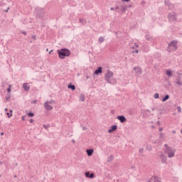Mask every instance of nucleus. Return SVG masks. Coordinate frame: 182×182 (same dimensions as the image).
<instances>
[{
    "label": "nucleus",
    "mask_w": 182,
    "mask_h": 182,
    "mask_svg": "<svg viewBox=\"0 0 182 182\" xmlns=\"http://www.w3.org/2000/svg\"><path fill=\"white\" fill-rule=\"evenodd\" d=\"M164 153L168 155L169 159H173L176 156V150L173 149L171 147L168 146L167 144H164Z\"/></svg>",
    "instance_id": "nucleus-1"
},
{
    "label": "nucleus",
    "mask_w": 182,
    "mask_h": 182,
    "mask_svg": "<svg viewBox=\"0 0 182 182\" xmlns=\"http://www.w3.org/2000/svg\"><path fill=\"white\" fill-rule=\"evenodd\" d=\"M57 52L59 55L60 59H65V58H66V56H70V50H69L66 48L58 50Z\"/></svg>",
    "instance_id": "nucleus-2"
},
{
    "label": "nucleus",
    "mask_w": 182,
    "mask_h": 182,
    "mask_svg": "<svg viewBox=\"0 0 182 182\" xmlns=\"http://www.w3.org/2000/svg\"><path fill=\"white\" fill-rule=\"evenodd\" d=\"M168 19L170 23H176L177 22V14L174 11H171L168 15Z\"/></svg>",
    "instance_id": "nucleus-3"
},
{
    "label": "nucleus",
    "mask_w": 182,
    "mask_h": 182,
    "mask_svg": "<svg viewBox=\"0 0 182 182\" xmlns=\"http://www.w3.org/2000/svg\"><path fill=\"white\" fill-rule=\"evenodd\" d=\"M113 72L110 71V70H107V73L105 74V79L106 80V82H107V83L110 84L112 83V81L110 80V79H112V77H113Z\"/></svg>",
    "instance_id": "nucleus-4"
},
{
    "label": "nucleus",
    "mask_w": 182,
    "mask_h": 182,
    "mask_svg": "<svg viewBox=\"0 0 182 182\" xmlns=\"http://www.w3.org/2000/svg\"><path fill=\"white\" fill-rule=\"evenodd\" d=\"M164 4L166 6H168V9H173L174 5L170 3V0H164Z\"/></svg>",
    "instance_id": "nucleus-5"
},
{
    "label": "nucleus",
    "mask_w": 182,
    "mask_h": 182,
    "mask_svg": "<svg viewBox=\"0 0 182 182\" xmlns=\"http://www.w3.org/2000/svg\"><path fill=\"white\" fill-rule=\"evenodd\" d=\"M44 107L47 110H53V107H52V105H50V104H49V102H48V101H46L44 103Z\"/></svg>",
    "instance_id": "nucleus-6"
},
{
    "label": "nucleus",
    "mask_w": 182,
    "mask_h": 182,
    "mask_svg": "<svg viewBox=\"0 0 182 182\" xmlns=\"http://www.w3.org/2000/svg\"><path fill=\"white\" fill-rule=\"evenodd\" d=\"M133 70L135 72L136 75H141V68L140 67H134Z\"/></svg>",
    "instance_id": "nucleus-7"
},
{
    "label": "nucleus",
    "mask_w": 182,
    "mask_h": 182,
    "mask_svg": "<svg viewBox=\"0 0 182 182\" xmlns=\"http://www.w3.org/2000/svg\"><path fill=\"white\" fill-rule=\"evenodd\" d=\"M160 159H161V163H163V164H166V163H167V156H164V154H161L160 155Z\"/></svg>",
    "instance_id": "nucleus-8"
},
{
    "label": "nucleus",
    "mask_w": 182,
    "mask_h": 182,
    "mask_svg": "<svg viewBox=\"0 0 182 182\" xmlns=\"http://www.w3.org/2000/svg\"><path fill=\"white\" fill-rule=\"evenodd\" d=\"M168 46H173V49L175 50H177V41H171L169 44H168Z\"/></svg>",
    "instance_id": "nucleus-9"
},
{
    "label": "nucleus",
    "mask_w": 182,
    "mask_h": 182,
    "mask_svg": "<svg viewBox=\"0 0 182 182\" xmlns=\"http://www.w3.org/2000/svg\"><path fill=\"white\" fill-rule=\"evenodd\" d=\"M117 119L121 122V123H124L126 122V117L123 115L117 116Z\"/></svg>",
    "instance_id": "nucleus-10"
},
{
    "label": "nucleus",
    "mask_w": 182,
    "mask_h": 182,
    "mask_svg": "<svg viewBox=\"0 0 182 182\" xmlns=\"http://www.w3.org/2000/svg\"><path fill=\"white\" fill-rule=\"evenodd\" d=\"M23 87L24 90H26V92H29V90L31 89L29 84H28L26 82L23 84Z\"/></svg>",
    "instance_id": "nucleus-11"
},
{
    "label": "nucleus",
    "mask_w": 182,
    "mask_h": 182,
    "mask_svg": "<svg viewBox=\"0 0 182 182\" xmlns=\"http://www.w3.org/2000/svg\"><path fill=\"white\" fill-rule=\"evenodd\" d=\"M117 130V125H112L111 129L108 130V133H112V132H116Z\"/></svg>",
    "instance_id": "nucleus-12"
},
{
    "label": "nucleus",
    "mask_w": 182,
    "mask_h": 182,
    "mask_svg": "<svg viewBox=\"0 0 182 182\" xmlns=\"http://www.w3.org/2000/svg\"><path fill=\"white\" fill-rule=\"evenodd\" d=\"M151 181L153 182H161V181H160V178H158L157 176H153L151 178Z\"/></svg>",
    "instance_id": "nucleus-13"
},
{
    "label": "nucleus",
    "mask_w": 182,
    "mask_h": 182,
    "mask_svg": "<svg viewBox=\"0 0 182 182\" xmlns=\"http://www.w3.org/2000/svg\"><path fill=\"white\" fill-rule=\"evenodd\" d=\"M86 153H87V156L89 157H90V156H92L93 154V149H87Z\"/></svg>",
    "instance_id": "nucleus-14"
},
{
    "label": "nucleus",
    "mask_w": 182,
    "mask_h": 182,
    "mask_svg": "<svg viewBox=\"0 0 182 182\" xmlns=\"http://www.w3.org/2000/svg\"><path fill=\"white\" fill-rule=\"evenodd\" d=\"M120 8H121V11L122 14H124V12H126V11L127 9V6H126L124 5H121Z\"/></svg>",
    "instance_id": "nucleus-15"
},
{
    "label": "nucleus",
    "mask_w": 182,
    "mask_h": 182,
    "mask_svg": "<svg viewBox=\"0 0 182 182\" xmlns=\"http://www.w3.org/2000/svg\"><path fill=\"white\" fill-rule=\"evenodd\" d=\"M114 159V156L113 155H110L107 159V163H112Z\"/></svg>",
    "instance_id": "nucleus-16"
},
{
    "label": "nucleus",
    "mask_w": 182,
    "mask_h": 182,
    "mask_svg": "<svg viewBox=\"0 0 182 182\" xmlns=\"http://www.w3.org/2000/svg\"><path fill=\"white\" fill-rule=\"evenodd\" d=\"M176 84H178V86H182L181 77H177Z\"/></svg>",
    "instance_id": "nucleus-17"
},
{
    "label": "nucleus",
    "mask_w": 182,
    "mask_h": 182,
    "mask_svg": "<svg viewBox=\"0 0 182 182\" xmlns=\"http://www.w3.org/2000/svg\"><path fill=\"white\" fill-rule=\"evenodd\" d=\"M166 76H168V77H171L173 76V73L170 70H167L166 71Z\"/></svg>",
    "instance_id": "nucleus-18"
},
{
    "label": "nucleus",
    "mask_w": 182,
    "mask_h": 182,
    "mask_svg": "<svg viewBox=\"0 0 182 182\" xmlns=\"http://www.w3.org/2000/svg\"><path fill=\"white\" fill-rule=\"evenodd\" d=\"M99 73H102V67H99L98 69L95 71V75H99Z\"/></svg>",
    "instance_id": "nucleus-19"
},
{
    "label": "nucleus",
    "mask_w": 182,
    "mask_h": 182,
    "mask_svg": "<svg viewBox=\"0 0 182 182\" xmlns=\"http://www.w3.org/2000/svg\"><path fill=\"white\" fill-rule=\"evenodd\" d=\"M68 87V89H71V90H76V87L72 84H69Z\"/></svg>",
    "instance_id": "nucleus-20"
},
{
    "label": "nucleus",
    "mask_w": 182,
    "mask_h": 182,
    "mask_svg": "<svg viewBox=\"0 0 182 182\" xmlns=\"http://www.w3.org/2000/svg\"><path fill=\"white\" fill-rule=\"evenodd\" d=\"M170 99V96L168 95H165V97L162 99V102H166Z\"/></svg>",
    "instance_id": "nucleus-21"
},
{
    "label": "nucleus",
    "mask_w": 182,
    "mask_h": 182,
    "mask_svg": "<svg viewBox=\"0 0 182 182\" xmlns=\"http://www.w3.org/2000/svg\"><path fill=\"white\" fill-rule=\"evenodd\" d=\"M80 23H82V25H85L86 23V20L85 18H80Z\"/></svg>",
    "instance_id": "nucleus-22"
},
{
    "label": "nucleus",
    "mask_w": 182,
    "mask_h": 182,
    "mask_svg": "<svg viewBox=\"0 0 182 182\" xmlns=\"http://www.w3.org/2000/svg\"><path fill=\"white\" fill-rule=\"evenodd\" d=\"M98 42H99L100 43H102V42H105V38H103V37H100V38H99V40H98Z\"/></svg>",
    "instance_id": "nucleus-23"
},
{
    "label": "nucleus",
    "mask_w": 182,
    "mask_h": 182,
    "mask_svg": "<svg viewBox=\"0 0 182 182\" xmlns=\"http://www.w3.org/2000/svg\"><path fill=\"white\" fill-rule=\"evenodd\" d=\"M80 100L81 102H85V95H81L80 96Z\"/></svg>",
    "instance_id": "nucleus-24"
},
{
    "label": "nucleus",
    "mask_w": 182,
    "mask_h": 182,
    "mask_svg": "<svg viewBox=\"0 0 182 182\" xmlns=\"http://www.w3.org/2000/svg\"><path fill=\"white\" fill-rule=\"evenodd\" d=\"M11 100V95L7 94L6 95V100L9 101Z\"/></svg>",
    "instance_id": "nucleus-25"
},
{
    "label": "nucleus",
    "mask_w": 182,
    "mask_h": 182,
    "mask_svg": "<svg viewBox=\"0 0 182 182\" xmlns=\"http://www.w3.org/2000/svg\"><path fill=\"white\" fill-rule=\"evenodd\" d=\"M48 105H55V100H51L50 101H48Z\"/></svg>",
    "instance_id": "nucleus-26"
},
{
    "label": "nucleus",
    "mask_w": 182,
    "mask_h": 182,
    "mask_svg": "<svg viewBox=\"0 0 182 182\" xmlns=\"http://www.w3.org/2000/svg\"><path fill=\"white\" fill-rule=\"evenodd\" d=\"M85 177H87V178H90V172H85Z\"/></svg>",
    "instance_id": "nucleus-27"
},
{
    "label": "nucleus",
    "mask_w": 182,
    "mask_h": 182,
    "mask_svg": "<svg viewBox=\"0 0 182 182\" xmlns=\"http://www.w3.org/2000/svg\"><path fill=\"white\" fill-rule=\"evenodd\" d=\"M28 115L29 116V117H33L35 116V114L33 112H29Z\"/></svg>",
    "instance_id": "nucleus-28"
},
{
    "label": "nucleus",
    "mask_w": 182,
    "mask_h": 182,
    "mask_svg": "<svg viewBox=\"0 0 182 182\" xmlns=\"http://www.w3.org/2000/svg\"><path fill=\"white\" fill-rule=\"evenodd\" d=\"M177 110L178 113H181V107L180 106L177 107Z\"/></svg>",
    "instance_id": "nucleus-29"
},
{
    "label": "nucleus",
    "mask_w": 182,
    "mask_h": 182,
    "mask_svg": "<svg viewBox=\"0 0 182 182\" xmlns=\"http://www.w3.org/2000/svg\"><path fill=\"white\" fill-rule=\"evenodd\" d=\"M95 178V173H90V178Z\"/></svg>",
    "instance_id": "nucleus-30"
},
{
    "label": "nucleus",
    "mask_w": 182,
    "mask_h": 182,
    "mask_svg": "<svg viewBox=\"0 0 182 182\" xmlns=\"http://www.w3.org/2000/svg\"><path fill=\"white\" fill-rule=\"evenodd\" d=\"M143 151H144V149H143V148L139 149V153L143 154Z\"/></svg>",
    "instance_id": "nucleus-31"
},
{
    "label": "nucleus",
    "mask_w": 182,
    "mask_h": 182,
    "mask_svg": "<svg viewBox=\"0 0 182 182\" xmlns=\"http://www.w3.org/2000/svg\"><path fill=\"white\" fill-rule=\"evenodd\" d=\"M154 98H155V99H159V93H156V94L154 95Z\"/></svg>",
    "instance_id": "nucleus-32"
},
{
    "label": "nucleus",
    "mask_w": 182,
    "mask_h": 182,
    "mask_svg": "<svg viewBox=\"0 0 182 182\" xmlns=\"http://www.w3.org/2000/svg\"><path fill=\"white\" fill-rule=\"evenodd\" d=\"M8 93H11V85L9 86V88L7 89Z\"/></svg>",
    "instance_id": "nucleus-33"
},
{
    "label": "nucleus",
    "mask_w": 182,
    "mask_h": 182,
    "mask_svg": "<svg viewBox=\"0 0 182 182\" xmlns=\"http://www.w3.org/2000/svg\"><path fill=\"white\" fill-rule=\"evenodd\" d=\"M6 114L8 117H11L12 116V113L7 112Z\"/></svg>",
    "instance_id": "nucleus-34"
},
{
    "label": "nucleus",
    "mask_w": 182,
    "mask_h": 182,
    "mask_svg": "<svg viewBox=\"0 0 182 182\" xmlns=\"http://www.w3.org/2000/svg\"><path fill=\"white\" fill-rule=\"evenodd\" d=\"M132 53H139V50H135L132 51Z\"/></svg>",
    "instance_id": "nucleus-35"
},
{
    "label": "nucleus",
    "mask_w": 182,
    "mask_h": 182,
    "mask_svg": "<svg viewBox=\"0 0 182 182\" xmlns=\"http://www.w3.org/2000/svg\"><path fill=\"white\" fill-rule=\"evenodd\" d=\"M21 119L23 120V122H25V116H22Z\"/></svg>",
    "instance_id": "nucleus-36"
},
{
    "label": "nucleus",
    "mask_w": 182,
    "mask_h": 182,
    "mask_svg": "<svg viewBox=\"0 0 182 182\" xmlns=\"http://www.w3.org/2000/svg\"><path fill=\"white\" fill-rule=\"evenodd\" d=\"M32 39L36 40V36H32Z\"/></svg>",
    "instance_id": "nucleus-37"
},
{
    "label": "nucleus",
    "mask_w": 182,
    "mask_h": 182,
    "mask_svg": "<svg viewBox=\"0 0 182 182\" xmlns=\"http://www.w3.org/2000/svg\"><path fill=\"white\" fill-rule=\"evenodd\" d=\"M43 126L44 129H48V126L47 125L43 124Z\"/></svg>",
    "instance_id": "nucleus-38"
},
{
    "label": "nucleus",
    "mask_w": 182,
    "mask_h": 182,
    "mask_svg": "<svg viewBox=\"0 0 182 182\" xmlns=\"http://www.w3.org/2000/svg\"><path fill=\"white\" fill-rule=\"evenodd\" d=\"M134 45H135V48H139V45H137V43H134Z\"/></svg>",
    "instance_id": "nucleus-39"
},
{
    "label": "nucleus",
    "mask_w": 182,
    "mask_h": 182,
    "mask_svg": "<svg viewBox=\"0 0 182 182\" xmlns=\"http://www.w3.org/2000/svg\"><path fill=\"white\" fill-rule=\"evenodd\" d=\"M30 123H33V119H30Z\"/></svg>",
    "instance_id": "nucleus-40"
},
{
    "label": "nucleus",
    "mask_w": 182,
    "mask_h": 182,
    "mask_svg": "<svg viewBox=\"0 0 182 182\" xmlns=\"http://www.w3.org/2000/svg\"><path fill=\"white\" fill-rule=\"evenodd\" d=\"M156 123H157L158 126H160V124H161L160 121H158Z\"/></svg>",
    "instance_id": "nucleus-41"
},
{
    "label": "nucleus",
    "mask_w": 182,
    "mask_h": 182,
    "mask_svg": "<svg viewBox=\"0 0 182 182\" xmlns=\"http://www.w3.org/2000/svg\"><path fill=\"white\" fill-rule=\"evenodd\" d=\"M130 0H122L123 2H129Z\"/></svg>",
    "instance_id": "nucleus-42"
},
{
    "label": "nucleus",
    "mask_w": 182,
    "mask_h": 182,
    "mask_svg": "<svg viewBox=\"0 0 182 182\" xmlns=\"http://www.w3.org/2000/svg\"><path fill=\"white\" fill-rule=\"evenodd\" d=\"M115 9H119V6H116V8H115Z\"/></svg>",
    "instance_id": "nucleus-43"
},
{
    "label": "nucleus",
    "mask_w": 182,
    "mask_h": 182,
    "mask_svg": "<svg viewBox=\"0 0 182 182\" xmlns=\"http://www.w3.org/2000/svg\"><path fill=\"white\" fill-rule=\"evenodd\" d=\"M159 132H163V128H159Z\"/></svg>",
    "instance_id": "nucleus-44"
},
{
    "label": "nucleus",
    "mask_w": 182,
    "mask_h": 182,
    "mask_svg": "<svg viewBox=\"0 0 182 182\" xmlns=\"http://www.w3.org/2000/svg\"><path fill=\"white\" fill-rule=\"evenodd\" d=\"M131 49H136V48L134 46H132Z\"/></svg>",
    "instance_id": "nucleus-45"
},
{
    "label": "nucleus",
    "mask_w": 182,
    "mask_h": 182,
    "mask_svg": "<svg viewBox=\"0 0 182 182\" xmlns=\"http://www.w3.org/2000/svg\"><path fill=\"white\" fill-rule=\"evenodd\" d=\"M147 41H151V38H146Z\"/></svg>",
    "instance_id": "nucleus-46"
},
{
    "label": "nucleus",
    "mask_w": 182,
    "mask_h": 182,
    "mask_svg": "<svg viewBox=\"0 0 182 182\" xmlns=\"http://www.w3.org/2000/svg\"><path fill=\"white\" fill-rule=\"evenodd\" d=\"M5 112H8V108H5Z\"/></svg>",
    "instance_id": "nucleus-47"
},
{
    "label": "nucleus",
    "mask_w": 182,
    "mask_h": 182,
    "mask_svg": "<svg viewBox=\"0 0 182 182\" xmlns=\"http://www.w3.org/2000/svg\"><path fill=\"white\" fill-rule=\"evenodd\" d=\"M23 35H26V32L23 31Z\"/></svg>",
    "instance_id": "nucleus-48"
},
{
    "label": "nucleus",
    "mask_w": 182,
    "mask_h": 182,
    "mask_svg": "<svg viewBox=\"0 0 182 182\" xmlns=\"http://www.w3.org/2000/svg\"><path fill=\"white\" fill-rule=\"evenodd\" d=\"M52 52H53V50H50V51L49 52V53L50 54V53H52Z\"/></svg>",
    "instance_id": "nucleus-49"
},
{
    "label": "nucleus",
    "mask_w": 182,
    "mask_h": 182,
    "mask_svg": "<svg viewBox=\"0 0 182 182\" xmlns=\"http://www.w3.org/2000/svg\"><path fill=\"white\" fill-rule=\"evenodd\" d=\"M1 136H4V132H1Z\"/></svg>",
    "instance_id": "nucleus-50"
},
{
    "label": "nucleus",
    "mask_w": 182,
    "mask_h": 182,
    "mask_svg": "<svg viewBox=\"0 0 182 182\" xmlns=\"http://www.w3.org/2000/svg\"><path fill=\"white\" fill-rule=\"evenodd\" d=\"M114 9V8L112 7L111 8V11H113Z\"/></svg>",
    "instance_id": "nucleus-51"
},
{
    "label": "nucleus",
    "mask_w": 182,
    "mask_h": 182,
    "mask_svg": "<svg viewBox=\"0 0 182 182\" xmlns=\"http://www.w3.org/2000/svg\"><path fill=\"white\" fill-rule=\"evenodd\" d=\"M9 112H10V113H11V114H12V112H13V111H12V109H10V111H9Z\"/></svg>",
    "instance_id": "nucleus-52"
},
{
    "label": "nucleus",
    "mask_w": 182,
    "mask_h": 182,
    "mask_svg": "<svg viewBox=\"0 0 182 182\" xmlns=\"http://www.w3.org/2000/svg\"><path fill=\"white\" fill-rule=\"evenodd\" d=\"M172 133H173V134L176 133V131H172Z\"/></svg>",
    "instance_id": "nucleus-53"
},
{
    "label": "nucleus",
    "mask_w": 182,
    "mask_h": 182,
    "mask_svg": "<svg viewBox=\"0 0 182 182\" xmlns=\"http://www.w3.org/2000/svg\"><path fill=\"white\" fill-rule=\"evenodd\" d=\"M8 9H9V8H8ZM8 9H7V10H6L5 11H6V12H8Z\"/></svg>",
    "instance_id": "nucleus-54"
},
{
    "label": "nucleus",
    "mask_w": 182,
    "mask_h": 182,
    "mask_svg": "<svg viewBox=\"0 0 182 182\" xmlns=\"http://www.w3.org/2000/svg\"><path fill=\"white\" fill-rule=\"evenodd\" d=\"M146 112H150V110L147 109V110H146Z\"/></svg>",
    "instance_id": "nucleus-55"
},
{
    "label": "nucleus",
    "mask_w": 182,
    "mask_h": 182,
    "mask_svg": "<svg viewBox=\"0 0 182 182\" xmlns=\"http://www.w3.org/2000/svg\"><path fill=\"white\" fill-rule=\"evenodd\" d=\"M83 130H86V128H85V127H84V128H83Z\"/></svg>",
    "instance_id": "nucleus-56"
},
{
    "label": "nucleus",
    "mask_w": 182,
    "mask_h": 182,
    "mask_svg": "<svg viewBox=\"0 0 182 182\" xmlns=\"http://www.w3.org/2000/svg\"><path fill=\"white\" fill-rule=\"evenodd\" d=\"M73 143H75V140L74 139H73Z\"/></svg>",
    "instance_id": "nucleus-57"
},
{
    "label": "nucleus",
    "mask_w": 182,
    "mask_h": 182,
    "mask_svg": "<svg viewBox=\"0 0 182 182\" xmlns=\"http://www.w3.org/2000/svg\"><path fill=\"white\" fill-rule=\"evenodd\" d=\"M0 164H2V161H0Z\"/></svg>",
    "instance_id": "nucleus-58"
},
{
    "label": "nucleus",
    "mask_w": 182,
    "mask_h": 182,
    "mask_svg": "<svg viewBox=\"0 0 182 182\" xmlns=\"http://www.w3.org/2000/svg\"><path fill=\"white\" fill-rule=\"evenodd\" d=\"M161 136H163V134H161Z\"/></svg>",
    "instance_id": "nucleus-59"
},
{
    "label": "nucleus",
    "mask_w": 182,
    "mask_h": 182,
    "mask_svg": "<svg viewBox=\"0 0 182 182\" xmlns=\"http://www.w3.org/2000/svg\"><path fill=\"white\" fill-rule=\"evenodd\" d=\"M152 110H154V108H153Z\"/></svg>",
    "instance_id": "nucleus-60"
},
{
    "label": "nucleus",
    "mask_w": 182,
    "mask_h": 182,
    "mask_svg": "<svg viewBox=\"0 0 182 182\" xmlns=\"http://www.w3.org/2000/svg\"><path fill=\"white\" fill-rule=\"evenodd\" d=\"M46 50H47V52H48V50L47 49Z\"/></svg>",
    "instance_id": "nucleus-61"
}]
</instances>
